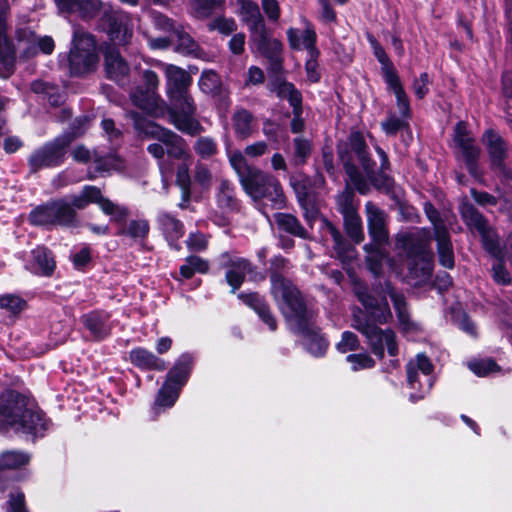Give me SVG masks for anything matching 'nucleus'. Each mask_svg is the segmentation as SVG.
Here are the masks:
<instances>
[{
	"instance_id": "56",
	"label": "nucleus",
	"mask_w": 512,
	"mask_h": 512,
	"mask_svg": "<svg viewBox=\"0 0 512 512\" xmlns=\"http://www.w3.org/2000/svg\"><path fill=\"white\" fill-rule=\"evenodd\" d=\"M81 192L88 204H98L102 211H109L111 207L110 199L102 195L100 188L94 185H85Z\"/></svg>"
},
{
	"instance_id": "29",
	"label": "nucleus",
	"mask_w": 512,
	"mask_h": 512,
	"mask_svg": "<svg viewBox=\"0 0 512 512\" xmlns=\"http://www.w3.org/2000/svg\"><path fill=\"white\" fill-rule=\"evenodd\" d=\"M250 41L255 46L256 51L266 59L282 55L283 43L277 38H271L268 28L250 36Z\"/></svg>"
},
{
	"instance_id": "14",
	"label": "nucleus",
	"mask_w": 512,
	"mask_h": 512,
	"mask_svg": "<svg viewBox=\"0 0 512 512\" xmlns=\"http://www.w3.org/2000/svg\"><path fill=\"white\" fill-rule=\"evenodd\" d=\"M291 330L295 335L303 339L304 348L313 357L321 358L326 355L330 345L329 340L325 334L322 333V329L315 324L313 319Z\"/></svg>"
},
{
	"instance_id": "17",
	"label": "nucleus",
	"mask_w": 512,
	"mask_h": 512,
	"mask_svg": "<svg viewBox=\"0 0 512 512\" xmlns=\"http://www.w3.org/2000/svg\"><path fill=\"white\" fill-rule=\"evenodd\" d=\"M104 70L107 79L124 84L130 73L128 62L122 57L119 49L112 44H106L103 49Z\"/></svg>"
},
{
	"instance_id": "27",
	"label": "nucleus",
	"mask_w": 512,
	"mask_h": 512,
	"mask_svg": "<svg viewBox=\"0 0 512 512\" xmlns=\"http://www.w3.org/2000/svg\"><path fill=\"white\" fill-rule=\"evenodd\" d=\"M348 200L347 197L343 208L344 230L347 237L354 242V244H360L364 240L362 220L356 209Z\"/></svg>"
},
{
	"instance_id": "39",
	"label": "nucleus",
	"mask_w": 512,
	"mask_h": 512,
	"mask_svg": "<svg viewBox=\"0 0 512 512\" xmlns=\"http://www.w3.org/2000/svg\"><path fill=\"white\" fill-rule=\"evenodd\" d=\"M150 232V224L146 219H133L121 228H116L114 233L117 237H128L135 242L146 241Z\"/></svg>"
},
{
	"instance_id": "47",
	"label": "nucleus",
	"mask_w": 512,
	"mask_h": 512,
	"mask_svg": "<svg viewBox=\"0 0 512 512\" xmlns=\"http://www.w3.org/2000/svg\"><path fill=\"white\" fill-rule=\"evenodd\" d=\"M223 267L227 268L224 281L230 287V293L235 294L246 281L243 270L237 267L236 258L229 259Z\"/></svg>"
},
{
	"instance_id": "13",
	"label": "nucleus",
	"mask_w": 512,
	"mask_h": 512,
	"mask_svg": "<svg viewBox=\"0 0 512 512\" xmlns=\"http://www.w3.org/2000/svg\"><path fill=\"white\" fill-rule=\"evenodd\" d=\"M355 296L366 310L364 319L378 324H386L391 320L392 312L385 296L379 302L366 285L357 287Z\"/></svg>"
},
{
	"instance_id": "59",
	"label": "nucleus",
	"mask_w": 512,
	"mask_h": 512,
	"mask_svg": "<svg viewBox=\"0 0 512 512\" xmlns=\"http://www.w3.org/2000/svg\"><path fill=\"white\" fill-rule=\"evenodd\" d=\"M423 210L428 220L433 225V236L437 235V231L441 230L444 233L449 232L440 211L430 201H426L423 205Z\"/></svg>"
},
{
	"instance_id": "45",
	"label": "nucleus",
	"mask_w": 512,
	"mask_h": 512,
	"mask_svg": "<svg viewBox=\"0 0 512 512\" xmlns=\"http://www.w3.org/2000/svg\"><path fill=\"white\" fill-rule=\"evenodd\" d=\"M28 308V302L19 294L5 293L0 295V309L12 317H19Z\"/></svg>"
},
{
	"instance_id": "15",
	"label": "nucleus",
	"mask_w": 512,
	"mask_h": 512,
	"mask_svg": "<svg viewBox=\"0 0 512 512\" xmlns=\"http://www.w3.org/2000/svg\"><path fill=\"white\" fill-rule=\"evenodd\" d=\"M237 299L251 309L271 332H275L278 329L277 318L265 295L258 291H241L237 293Z\"/></svg>"
},
{
	"instance_id": "63",
	"label": "nucleus",
	"mask_w": 512,
	"mask_h": 512,
	"mask_svg": "<svg viewBox=\"0 0 512 512\" xmlns=\"http://www.w3.org/2000/svg\"><path fill=\"white\" fill-rule=\"evenodd\" d=\"M94 163L96 173L109 172L117 169L118 164L121 163V158L117 154L109 153L104 156L95 157Z\"/></svg>"
},
{
	"instance_id": "30",
	"label": "nucleus",
	"mask_w": 512,
	"mask_h": 512,
	"mask_svg": "<svg viewBox=\"0 0 512 512\" xmlns=\"http://www.w3.org/2000/svg\"><path fill=\"white\" fill-rule=\"evenodd\" d=\"M375 166L376 162L373 161L371 169L364 170L367 179L377 191L383 192L391 200H397L398 196L394 190L396 184L394 177L388 174L387 171H376Z\"/></svg>"
},
{
	"instance_id": "28",
	"label": "nucleus",
	"mask_w": 512,
	"mask_h": 512,
	"mask_svg": "<svg viewBox=\"0 0 512 512\" xmlns=\"http://www.w3.org/2000/svg\"><path fill=\"white\" fill-rule=\"evenodd\" d=\"M353 321L354 328L367 338L371 350L384 347L386 329L383 330L377 325L378 323L370 322L360 316H354Z\"/></svg>"
},
{
	"instance_id": "11",
	"label": "nucleus",
	"mask_w": 512,
	"mask_h": 512,
	"mask_svg": "<svg viewBox=\"0 0 512 512\" xmlns=\"http://www.w3.org/2000/svg\"><path fill=\"white\" fill-rule=\"evenodd\" d=\"M453 141L460 150L462 160L468 174L480 180L483 172L480 170L481 148L476 144L474 137L470 136L468 124L465 121H459L454 127Z\"/></svg>"
},
{
	"instance_id": "6",
	"label": "nucleus",
	"mask_w": 512,
	"mask_h": 512,
	"mask_svg": "<svg viewBox=\"0 0 512 512\" xmlns=\"http://www.w3.org/2000/svg\"><path fill=\"white\" fill-rule=\"evenodd\" d=\"M365 37L370 45L374 57L380 64L381 76L387 85L388 90H390L396 98V105L400 116L412 119L413 111L410 99L404 89L394 63L372 32L367 30L365 32Z\"/></svg>"
},
{
	"instance_id": "64",
	"label": "nucleus",
	"mask_w": 512,
	"mask_h": 512,
	"mask_svg": "<svg viewBox=\"0 0 512 512\" xmlns=\"http://www.w3.org/2000/svg\"><path fill=\"white\" fill-rule=\"evenodd\" d=\"M346 361L351 363V370L354 372L371 369L376 365L375 360L367 353L349 354Z\"/></svg>"
},
{
	"instance_id": "3",
	"label": "nucleus",
	"mask_w": 512,
	"mask_h": 512,
	"mask_svg": "<svg viewBox=\"0 0 512 512\" xmlns=\"http://www.w3.org/2000/svg\"><path fill=\"white\" fill-rule=\"evenodd\" d=\"M423 232V235L413 232L398 233L395 245L405 253L410 277L423 278L426 281L433 275L434 253L429 232L426 229H423Z\"/></svg>"
},
{
	"instance_id": "8",
	"label": "nucleus",
	"mask_w": 512,
	"mask_h": 512,
	"mask_svg": "<svg viewBox=\"0 0 512 512\" xmlns=\"http://www.w3.org/2000/svg\"><path fill=\"white\" fill-rule=\"evenodd\" d=\"M96 30L105 33L115 45H127L133 36V21L130 14L119 8H104L97 19Z\"/></svg>"
},
{
	"instance_id": "42",
	"label": "nucleus",
	"mask_w": 512,
	"mask_h": 512,
	"mask_svg": "<svg viewBox=\"0 0 512 512\" xmlns=\"http://www.w3.org/2000/svg\"><path fill=\"white\" fill-rule=\"evenodd\" d=\"M201 92L212 97H220L223 93L221 76L213 69H204L198 80Z\"/></svg>"
},
{
	"instance_id": "26",
	"label": "nucleus",
	"mask_w": 512,
	"mask_h": 512,
	"mask_svg": "<svg viewBox=\"0 0 512 512\" xmlns=\"http://www.w3.org/2000/svg\"><path fill=\"white\" fill-rule=\"evenodd\" d=\"M30 455L22 451H4L0 454V491L7 489L5 483L6 473L26 466L30 462Z\"/></svg>"
},
{
	"instance_id": "38",
	"label": "nucleus",
	"mask_w": 512,
	"mask_h": 512,
	"mask_svg": "<svg viewBox=\"0 0 512 512\" xmlns=\"http://www.w3.org/2000/svg\"><path fill=\"white\" fill-rule=\"evenodd\" d=\"M197 111H185L177 116L169 117V121L174 127L189 136L195 137L204 131V127L198 119L195 118Z\"/></svg>"
},
{
	"instance_id": "16",
	"label": "nucleus",
	"mask_w": 512,
	"mask_h": 512,
	"mask_svg": "<svg viewBox=\"0 0 512 512\" xmlns=\"http://www.w3.org/2000/svg\"><path fill=\"white\" fill-rule=\"evenodd\" d=\"M110 318V312L104 309H94L83 314L80 317V322L94 342H102L112 334Z\"/></svg>"
},
{
	"instance_id": "22",
	"label": "nucleus",
	"mask_w": 512,
	"mask_h": 512,
	"mask_svg": "<svg viewBox=\"0 0 512 512\" xmlns=\"http://www.w3.org/2000/svg\"><path fill=\"white\" fill-rule=\"evenodd\" d=\"M127 360L141 371L163 372L168 368V362L141 346L132 348L128 352Z\"/></svg>"
},
{
	"instance_id": "55",
	"label": "nucleus",
	"mask_w": 512,
	"mask_h": 512,
	"mask_svg": "<svg viewBox=\"0 0 512 512\" xmlns=\"http://www.w3.org/2000/svg\"><path fill=\"white\" fill-rule=\"evenodd\" d=\"M136 126L146 137L156 139L160 142H163L166 134L171 131L170 129L150 120H144L142 123L136 122Z\"/></svg>"
},
{
	"instance_id": "5",
	"label": "nucleus",
	"mask_w": 512,
	"mask_h": 512,
	"mask_svg": "<svg viewBox=\"0 0 512 512\" xmlns=\"http://www.w3.org/2000/svg\"><path fill=\"white\" fill-rule=\"evenodd\" d=\"M27 219L30 225L47 230L79 226L78 214L65 198L50 199L35 206L29 212Z\"/></svg>"
},
{
	"instance_id": "7",
	"label": "nucleus",
	"mask_w": 512,
	"mask_h": 512,
	"mask_svg": "<svg viewBox=\"0 0 512 512\" xmlns=\"http://www.w3.org/2000/svg\"><path fill=\"white\" fill-rule=\"evenodd\" d=\"M194 364L195 357L189 352L182 353L175 360L157 392L154 401L155 409H169L175 405L182 389L190 379Z\"/></svg>"
},
{
	"instance_id": "57",
	"label": "nucleus",
	"mask_w": 512,
	"mask_h": 512,
	"mask_svg": "<svg viewBox=\"0 0 512 512\" xmlns=\"http://www.w3.org/2000/svg\"><path fill=\"white\" fill-rule=\"evenodd\" d=\"M102 7L100 0H78L74 13H78L81 19L90 20L97 16Z\"/></svg>"
},
{
	"instance_id": "54",
	"label": "nucleus",
	"mask_w": 512,
	"mask_h": 512,
	"mask_svg": "<svg viewBox=\"0 0 512 512\" xmlns=\"http://www.w3.org/2000/svg\"><path fill=\"white\" fill-rule=\"evenodd\" d=\"M295 164L303 166L311 156L313 144L310 139L295 137L293 139Z\"/></svg>"
},
{
	"instance_id": "1",
	"label": "nucleus",
	"mask_w": 512,
	"mask_h": 512,
	"mask_svg": "<svg viewBox=\"0 0 512 512\" xmlns=\"http://www.w3.org/2000/svg\"><path fill=\"white\" fill-rule=\"evenodd\" d=\"M51 426V419L28 395L11 388L0 393V433L12 429L35 441Z\"/></svg>"
},
{
	"instance_id": "50",
	"label": "nucleus",
	"mask_w": 512,
	"mask_h": 512,
	"mask_svg": "<svg viewBox=\"0 0 512 512\" xmlns=\"http://www.w3.org/2000/svg\"><path fill=\"white\" fill-rule=\"evenodd\" d=\"M71 48L84 53H97V41L94 35L76 30L73 33Z\"/></svg>"
},
{
	"instance_id": "40",
	"label": "nucleus",
	"mask_w": 512,
	"mask_h": 512,
	"mask_svg": "<svg viewBox=\"0 0 512 512\" xmlns=\"http://www.w3.org/2000/svg\"><path fill=\"white\" fill-rule=\"evenodd\" d=\"M254 115L252 112L245 108L237 109L232 115V126L234 129L235 137L238 140L248 139L252 133V123Z\"/></svg>"
},
{
	"instance_id": "44",
	"label": "nucleus",
	"mask_w": 512,
	"mask_h": 512,
	"mask_svg": "<svg viewBox=\"0 0 512 512\" xmlns=\"http://www.w3.org/2000/svg\"><path fill=\"white\" fill-rule=\"evenodd\" d=\"M226 0H190L194 16L197 19H208L216 10L224 11Z\"/></svg>"
},
{
	"instance_id": "34",
	"label": "nucleus",
	"mask_w": 512,
	"mask_h": 512,
	"mask_svg": "<svg viewBox=\"0 0 512 512\" xmlns=\"http://www.w3.org/2000/svg\"><path fill=\"white\" fill-rule=\"evenodd\" d=\"M159 228L167 242L180 240L185 234V227L181 220L168 212H162L158 216Z\"/></svg>"
},
{
	"instance_id": "61",
	"label": "nucleus",
	"mask_w": 512,
	"mask_h": 512,
	"mask_svg": "<svg viewBox=\"0 0 512 512\" xmlns=\"http://www.w3.org/2000/svg\"><path fill=\"white\" fill-rule=\"evenodd\" d=\"M237 23L234 18H227L223 15L216 17L208 24V30H217L223 35H230L237 30Z\"/></svg>"
},
{
	"instance_id": "46",
	"label": "nucleus",
	"mask_w": 512,
	"mask_h": 512,
	"mask_svg": "<svg viewBox=\"0 0 512 512\" xmlns=\"http://www.w3.org/2000/svg\"><path fill=\"white\" fill-rule=\"evenodd\" d=\"M305 29L302 33L303 46L307 50L308 59L306 61L318 62L320 50L317 48V33L311 21L304 20Z\"/></svg>"
},
{
	"instance_id": "37",
	"label": "nucleus",
	"mask_w": 512,
	"mask_h": 512,
	"mask_svg": "<svg viewBox=\"0 0 512 512\" xmlns=\"http://www.w3.org/2000/svg\"><path fill=\"white\" fill-rule=\"evenodd\" d=\"M167 96L170 103H166L164 116L168 114L169 117H172L185 113V111H197V106L189 90Z\"/></svg>"
},
{
	"instance_id": "53",
	"label": "nucleus",
	"mask_w": 512,
	"mask_h": 512,
	"mask_svg": "<svg viewBox=\"0 0 512 512\" xmlns=\"http://www.w3.org/2000/svg\"><path fill=\"white\" fill-rule=\"evenodd\" d=\"M167 147V154L169 157L174 159H181L185 154V140L172 130L166 134L165 139L162 142Z\"/></svg>"
},
{
	"instance_id": "35",
	"label": "nucleus",
	"mask_w": 512,
	"mask_h": 512,
	"mask_svg": "<svg viewBox=\"0 0 512 512\" xmlns=\"http://www.w3.org/2000/svg\"><path fill=\"white\" fill-rule=\"evenodd\" d=\"M274 219L280 231L300 239H309L308 231L295 215L291 213L278 212L274 215Z\"/></svg>"
},
{
	"instance_id": "20",
	"label": "nucleus",
	"mask_w": 512,
	"mask_h": 512,
	"mask_svg": "<svg viewBox=\"0 0 512 512\" xmlns=\"http://www.w3.org/2000/svg\"><path fill=\"white\" fill-rule=\"evenodd\" d=\"M56 267L53 251L44 245L37 246L31 251V261L26 265L32 274L40 277L53 276Z\"/></svg>"
},
{
	"instance_id": "10",
	"label": "nucleus",
	"mask_w": 512,
	"mask_h": 512,
	"mask_svg": "<svg viewBox=\"0 0 512 512\" xmlns=\"http://www.w3.org/2000/svg\"><path fill=\"white\" fill-rule=\"evenodd\" d=\"M275 291L281 293L283 306L280 305L279 309L287 322H293L292 328H298L313 319V312L308 308L302 292L292 282Z\"/></svg>"
},
{
	"instance_id": "62",
	"label": "nucleus",
	"mask_w": 512,
	"mask_h": 512,
	"mask_svg": "<svg viewBox=\"0 0 512 512\" xmlns=\"http://www.w3.org/2000/svg\"><path fill=\"white\" fill-rule=\"evenodd\" d=\"M111 207L109 211H102L105 215L110 216L111 222L115 223L117 228H121L127 224L130 210L126 206L115 204L110 200Z\"/></svg>"
},
{
	"instance_id": "60",
	"label": "nucleus",
	"mask_w": 512,
	"mask_h": 512,
	"mask_svg": "<svg viewBox=\"0 0 512 512\" xmlns=\"http://www.w3.org/2000/svg\"><path fill=\"white\" fill-rule=\"evenodd\" d=\"M175 34L177 36L176 52L183 55H192L199 48L198 43L183 29H177Z\"/></svg>"
},
{
	"instance_id": "21",
	"label": "nucleus",
	"mask_w": 512,
	"mask_h": 512,
	"mask_svg": "<svg viewBox=\"0 0 512 512\" xmlns=\"http://www.w3.org/2000/svg\"><path fill=\"white\" fill-rule=\"evenodd\" d=\"M367 214V228L371 240L378 244H386L389 239V232L386 226V213L368 202L365 205Z\"/></svg>"
},
{
	"instance_id": "48",
	"label": "nucleus",
	"mask_w": 512,
	"mask_h": 512,
	"mask_svg": "<svg viewBox=\"0 0 512 512\" xmlns=\"http://www.w3.org/2000/svg\"><path fill=\"white\" fill-rule=\"evenodd\" d=\"M91 118L88 115L76 117L69 125V128L60 134L68 144H72L76 139L83 136L89 128Z\"/></svg>"
},
{
	"instance_id": "23",
	"label": "nucleus",
	"mask_w": 512,
	"mask_h": 512,
	"mask_svg": "<svg viewBox=\"0 0 512 512\" xmlns=\"http://www.w3.org/2000/svg\"><path fill=\"white\" fill-rule=\"evenodd\" d=\"M237 3L239 4L238 15L241 17V21L248 26L251 36L267 29L257 2L254 0H237Z\"/></svg>"
},
{
	"instance_id": "24",
	"label": "nucleus",
	"mask_w": 512,
	"mask_h": 512,
	"mask_svg": "<svg viewBox=\"0 0 512 512\" xmlns=\"http://www.w3.org/2000/svg\"><path fill=\"white\" fill-rule=\"evenodd\" d=\"M98 61V53H84L70 48L68 54L70 76L81 77L93 72L96 69Z\"/></svg>"
},
{
	"instance_id": "18",
	"label": "nucleus",
	"mask_w": 512,
	"mask_h": 512,
	"mask_svg": "<svg viewBox=\"0 0 512 512\" xmlns=\"http://www.w3.org/2000/svg\"><path fill=\"white\" fill-rule=\"evenodd\" d=\"M133 104L146 114L163 118L166 102L158 95L156 90L137 86L131 95Z\"/></svg>"
},
{
	"instance_id": "36",
	"label": "nucleus",
	"mask_w": 512,
	"mask_h": 512,
	"mask_svg": "<svg viewBox=\"0 0 512 512\" xmlns=\"http://www.w3.org/2000/svg\"><path fill=\"white\" fill-rule=\"evenodd\" d=\"M16 59V48L13 40L8 36L7 30L0 31V65L6 71L4 78H8L14 73Z\"/></svg>"
},
{
	"instance_id": "33",
	"label": "nucleus",
	"mask_w": 512,
	"mask_h": 512,
	"mask_svg": "<svg viewBox=\"0 0 512 512\" xmlns=\"http://www.w3.org/2000/svg\"><path fill=\"white\" fill-rule=\"evenodd\" d=\"M217 205L220 209L238 213L241 210V201L236 197L235 186L231 181L223 179L216 194Z\"/></svg>"
},
{
	"instance_id": "2",
	"label": "nucleus",
	"mask_w": 512,
	"mask_h": 512,
	"mask_svg": "<svg viewBox=\"0 0 512 512\" xmlns=\"http://www.w3.org/2000/svg\"><path fill=\"white\" fill-rule=\"evenodd\" d=\"M229 162L248 196L254 200L265 199L274 209L280 210L286 207L283 187L275 176L248 164L240 150H235L229 155Z\"/></svg>"
},
{
	"instance_id": "9",
	"label": "nucleus",
	"mask_w": 512,
	"mask_h": 512,
	"mask_svg": "<svg viewBox=\"0 0 512 512\" xmlns=\"http://www.w3.org/2000/svg\"><path fill=\"white\" fill-rule=\"evenodd\" d=\"M70 146L61 135L45 142L28 157L29 172L36 174L43 169L62 166L66 161Z\"/></svg>"
},
{
	"instance_id": "32",
	"label": "nucleus",
	"mask_w": 512,
	"mask_h": 512,
	"mask_svg": "<svg viewBox=\"0 0 512 512\" xmlns=\"http://www.w3.org/2000/svg\"><path fill=\"white\" fill-rule=\"evenodd\" d=\"M433 237L436 241V251L439 265L445 269H454L455 254L450 232L444 233L443 231L438 230L437 235Z\"/></svg>"
},
{
	"instance_id": "51",
	"label": "nucleus",
	"mask_w": 512,
	"mask_h": 512,
	"mask_svg": "<svg viewBox=\"0 0 512 512\" xmlns=\"http://www.w3.org/2000/svg\"><path fill=\"white\" fill-rule=\"evenodd\" d=\"M236 264L238 268L243 270L245 277L248 276V281L250 282L261 283L264 282L268 277V272L266 269L259 270L258 267L247 258L237 257Z\"/></svg>"
},
{
	"instance_id": "43",
	"label": "nucleus",
	"mask_w": 512,
	"mask_h": 512,
	"mask_svg": "<svg viewBox=\"0 0 512 512\" xmlns=\"http://www.w3.org/2000/svg\"><path fill=\"white\" fill-rule=\"evenodd\" d=\"M409 118L396 117L395 114L390 113L384 121L381 122V129L390 137L396 136L399 132H406L409 139L412 140V131L409 124Z\"/></svg>"
},
{
	"instance_id": "58",
	"label": "nucleus",
	"mask_w": 512,
	"mask_h": 512,
	"mask_svg": "<svg viewBox=\"0 0 512 512\" xmlns=\"http://www.w3.org/2000/svg\"><path fill=\"white\" fill-rule=\"evenodd\" d=\"M194 151L202 159H209L218 153L217 143L212 137H199L194 144Z\"/></svg>"
},
{
	"instance_id": "25",
	"label": "nucleus",
	"mask_w": 512,
	"mask_h": 512,
	"mask_svg": "<svg viewBox=\"0 0 512 512\" xmlns=\"http://www.w3.org/2000/svg\"><path fill=\"white\" fill-rule=\"evenodd\" d=\"M167 95L185 92L189 90L193 79L189 72L174 64H168L165 68Z\"/></svg>"
},
{
	"instance_id": "49",
	"label": "nucleus",
	"mask_w": 512,
	"mask_h": 512,
	"mask_svg": "<svg viewBox=\"0 0 512 512\" xmlns=\"http://www.w3.org/2000/svg\"><path fill=\"white\" fill-rule=\"evenodd\" d=\"M385 288L388 296L390 297L393 303V307L395 309L398 322L410 316L408 310V303L406 301L404 294L397 292L390 281L385 282Z\"/></svg>"
},
{
	"instance_id": "41",
	"label": "nucleus",
	"mask_w": 512,
	"mask_h": 512,
	"mask_svg": "<svg viewBox=\"0 0 512 512\" xmlns=\"http://www.w3.org/2000/svg\"><path fill=\"white\" fill-rule=\"evenodd\" d=\"M289 260L281 254L275 255L270 259V266L266 270L271 283V289L274 292L277 288H280L290 282V279L283 275V271L286 269Z\"/></svg>"
},
{
	"instance_id": "12",
	"label": "nucleus",
	"mask_w": 512,
	"mask_h": 512,
	"mask_svg": "<svg viewBox=\"0 0 512 512\" xmlns=\"http://www.w3.org/2000/svg\"><path fill=\"white\" fill-rule=\"evenodd\" d=\"M289 182L296 195L298 205L303 210V217L312 228L319 215V208L312 194V178L304 172H299L297 175H291Z\"/></svg>"
},
{
	"instance_id": "52",
	"label": "nucleus",
	"mask_w": 512,
	"mask_h": 512,
	"mask_svg": "<svg viewBox=\"0 0 512 512\" xmlns=\"http://www.w3.org/2000/svg\"><path fill=\"white\" fill-rule=\"evenodd\" d=\"M70 261L73 268L79 272H86L92 268L93 257L92 249L89 245L85 244L77 252L70 255Z\"/></svg>"
},
{
	"instance_id": "4",
	"label": "nucleus",
	"mask_w": 512,
	"mask_h": 512,
	"mask_svg": "<svg viewBox=\"0 0 512 512\" xmlns=\"http://www.w3.org/2000/svg\"><path fill=\"white\" fill-rule=\"evenodd\" d=\"M355 154L363 170L371 169L373 159L369 152L368 144L363 133L360 130L351 131L347 141L337 145V155L341 162L345 174L350 179L356 191L361 195L369 192V185L366 178L361 174L359 168L354 163Z\"/></svg>"
},
{
	"instance_id": "31",
	"label": "nucleus",
	"mask_w": 512,
	"mask_h": 512,
	"mask_svg": "<svg viewBox=\"0 0 512 512\" xmlns=\"http://www.w3.org/2000/svg\"><path fill=\"white\" fill-rule=\"evenodd\" d=\"M459 214L469 230H476L480 234L491 227L488 219L467 200L459 205Z\"/></svg>"
},
{
	"instance_id": "19",
	"label": "nucleus",
	"mask_w": 512,
	"mask_h": 512,
	"mask_svg": "<svg viewBox=\"0 0 512 512\" xmlns=\"http://www.w3.org/2000/svg\"><path fill=\"white\" fill-rule=\"evenodd\" d=\"M481 141L485 146L489 159V168L506 161L508 158V142L493 128L486 129L482 136Z\"/></svg>"
}]
</instances>
